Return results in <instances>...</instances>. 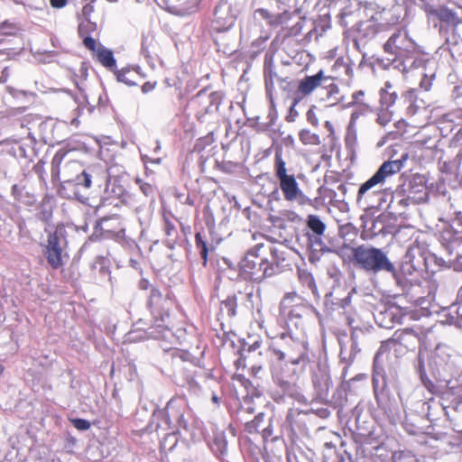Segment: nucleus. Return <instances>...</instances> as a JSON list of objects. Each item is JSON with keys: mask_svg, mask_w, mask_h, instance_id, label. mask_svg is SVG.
<instances>
[{"mask_svg": "<svg viewBox=\"0 0 462 462\" xmlns=\"http://www.w3.org/2000/svg\"><path fill=\"white\" fill-rule=\"evenodd\" d=\"M353 257L358 268L373 273H388L398 286L404 287V280L382 249L362 245L353 249Z\"/></svg>", "mask_w": 462, "mask_h": 462, "instance_id": "nucleus-1", "label": "nucleus"}, {"mask_svg": "<svg viewBox=\"0 0 462 462\" xmlns=\"http://www.w3.org/2000/svg\"><path fill=\"white\" fill-rule=\"evenodd\" d=\"M402 167L401 160L384 162L370 179L360 185L356 196L357 205L364 208L371 207L372 199L382 194L387 179L399 172Z\"/></svg>", "mask_w": 462, "mask_h": 462, "instance_id": "nucleus-2", "label": "nucleus"}, {"mask_svg": "<svg viewBox=\"0 0 462 462\" xmlns=\"http://www.w3.org/2000/svg\"><path fill=\"white\" fill-rule=\"evenodd\" d=\"M417 48V44L405 29L397 30L383 45L386 53L395 56L390 63L385 65V68H393L405 72L406 66L402 59L411 58L416 52Z\"/></svg>", "mask_w": 462, "mask_h": 462, "instance_id": "nucleus-3", "label": "nucleus"}, {"mask_svg": "<svg viewBox=\"0 0 462 462\" xmlns=\"http://www.w3.org/2000/svg\"><path fill=\"white\" fill-rule=\"evenodd\" d=\"M275 176L279 180L280 189L287 201H298L304 204L309 199L302 193L293 174H288L286 163L281 152H276L274 157Z\"/></svg>", "mask_w": 462, "mask_h": 462, "instance_id": "nucleus-4", "label": "nucleus"}, {"mask_svg": "<svg viewBox=\"0 0 462 462\" xmlns=\"http://www.w3.org/2000/svg\"><path fill=\"white\" fill-rule=\"evenodd\" d=\"M263 248V244H257L248 250L245 257L240 261V268L250 274L254 281L261 282L266 277L274 274V267L266 260L261 257L260 251Z\"/></svg>", "mask_w": 462, "mask_h": 462, "instance_id": "nucleus-5", "label": "nucleus"}, {"mask_svg": "<svg viewBox=\"0 0 462 462\" xmlns=\"http://www.w3.org/2000/svg\"><path fill=\"white\" fill-rule=\"evenodd\" d=\"M281 340L286 348L273 349V353L280 361H287L293 365H300L309 361V347L305 337H294L291 334H282Z\"/></svg>", "mask_w": 462, "mask_h": 462, "instance_id": "nucleus-6", "label": "nucleus"}, {"mask_svg": "<svg viewBox=\"0 0 462 462\" xmlns=\"http://www.w3.org/2000/svg\"><path fill=\"white\" fill-rule=\"evenodd\" d=\"M282 312L287 316L288 323L296 328L303 325V319L315 312V309L297 294H287L280 303Z\"/></svg>", "mask_w": 462, "mask_h": 462, "instance_id": "nucleus-7", "label": "nucleus"}, {"mask_svg": "<svg viewBox=\"0 0 462 462\" xmlns=\"http://www.w3.org/2000/svg\"><path fill=\"white\" fill-rule=\"evenodd\" d=\"M417 340V334L411 328L395 331L391 338L382 342L374 359V369L378 367L384 353L392 349L394 352H402V350L406 351L410 348H413L415 347Z\"/></svg>", "mask_w": 462, "mask_h": 462, "instance_id": "nucleus-8", "label": "nucleus"}, {"mask_svg": "<svg viewBox=\"0 0 462 462\" xmlns=\"http://www.w3.org/2000/svg\"><path fill=\"white\" fill-rule=\"evenodd\" d=\"M107 180V172L105 168L100 164H95L83 170L80 174H78L73 180H67L66 183H74L77 187L88 189L92 184L98 187Z\"/></svg>", "mask_w": 462, "mask_h": 462, "instance_id": "nucleus-9", "label": "nucleus"}, {"mask_svg": "<svg viewBox=\"0 0 462 462\" xmlns=\"http://www.w3.org/2000/svg\"><path fill=\"white\" fill-rule=\"evenodd\" d=\"M331 80V78L326 76L323 70H319L312 76H306L300 82L293 98V106H295L301 99L310 95L319 87H322L325 83Z\"/></svg>", "mask_w": 462, "mask_h": 462, "instance_id": "nucleus-10", "label": "nucleus"}, {"mask_svg": "<svg viewBox=\"0 0 462 462\" xmlns=\"http://www.w3.org/2000/svg\"><path fill=\"white\" fill-rule=\"evenodd\" d=\"M61 243L62 239L57 232L49 234L44 255L53 269H59L64 264Z\"/></svg>", "mask_w": 462, "mask_h": 462, "instance_id": "nucleus-11", "label": "nucleus"}, {"mask_svg": "<svg viewBox=\"0 0 462 462\" xmlns=\"http://www.w3.org/2000/svg\"><path fill=\"white\" fill-rule=\"evenodd\" d=\"M236 14L230 4L226 1L220 2L215 8L214 28L218 32H225L233 27Z\"/></svg>", "mask_w": 462, "mask_h": 462, "instance_id": "nucleus-12", "label": "nucleus"}, {"mask_svg": "<svg viewBox=\"0 0 462 462\" xmlns=\"http://www.w3.org/2000/svg\"><path fill=\"white\" fill-rule=\"evenodd\" d=\"M148 308L156 319V321L165 322V318L169 317V309L171 300L163 297L162 292L157 289H152L147 302Z\"/></svg>", "mask_w": 462, "mask_h": 462, "instance_id": "nucleus-13", "label": "nucleus"}, {"mask_svg": "<svg viewBox=\"0 0 462 462\" xmlns=\"http://www.w3.org/2000/svg\"><path fill=\"white\" fill-rule=\"evenodd\" d=\"M425 257L420 246H411L402 260V273L411 275L413 272L421 270L425 265Z\"/></svg>", "mask_w": 462, "mask_h": 462, "instance_id": "nucleus-14", "label": "nucleus"}, {"mask_svg": "<svg viewBox=\"0 0 462 462\" xmlns=\"http://www.w3.org/2000/svg\"><path fill=\"white\" fill-rule=\"evenodd\" d=\"M449 358L448 347L439 345L429 358V368L432 376L435 378L441 376V372L447 370Z\"/></svg>", "mask_w": 462, "mask_h": 462, "instance_id": "nucleus-15", "label": "nucleus"}, {"mask_svg": "<svg viewBox=\"0 0 462 462\" xmlns=\"http://www.w3.org/2000/svg\"><path fill=\"white\" fill-rule=\"evenodd\" d=\"M91 6L86 5L83 7V17L79 24V33L83 38V43L85 47L90 51H95L97 42L95 39L89 36V34L97 30V24L96 23L91 22L88 17V14L91 12Z\"/></svg>", "mask_w": 462, "mask_h": 462, "instance_id": "nucleus-16", "label": "nucleus"}, {"mask_svg": "<svg viewBox=\"0 0 462 462\" xmlns=\"http://www.w3.org/2000/svg\"><path fill=\"white\" fill-rule=\"evenodd\" d=\"M336 282L337 284L333 286L327 297L331 299L332 304L337 308L346 310L351 303V297L352 294L356 292V289H346V285H342L339 279L336 280Z\"/></svg>", "mask_w": 462, "mask_h": 462, "instance_id": "nucleus-17", "label": "nucleus"}, {"mask_svg": "<svg viewBox=\"0 0 462 462\" xmlns=\"http://www.w3.org/2000/svg\"><path fill=\"white\" fill-rule=\"evenodd\" d=\"M423 94L425 93L414 88L409 89L402 94L408 115L414 116L426 108L427 103L422 97Z\"/></svg>", "mask_w": 462, "mask_h": 462, "instance_id": "nucleus-18", "label": "nucleus"}, {"mask_svg": "<svg viewBox=\"0 0 462 462\" xmlns=\"http://www.w3.org/2000/svg\"><path fill=\"white\" fill-rule=\"evenodd\" d=\"M406 191L408 198L414 202L420 203L425 201L427 199V188L424 178L420 175L412 177Z\"/></svg>", "mask_w": 462, "mask_h": 462, "instance_id": "nucleus-19", "label": "nucleus"}, {"mask_svg": "<svg viewBox=\"0 0 462 462\" xmlns=\"http://www.w3.org/2000/svg\"><path fill=\"white\" fill-rule=\"evenodd\" d=\"M313 384L317 391V395L319 398H326L331 386V379L328 372L324 369H319V372L315 373L313 375Z\"/></svg>", "mask_w": 462, "mask_h": 462, "instance_id": "nucleus-20", "label": "nucleus"}, {"mask_svg": "<svg viewBox=\"0 0 462 462\" xmlns=\"http://www.w3.org/2000/svg\"><path fill=\"white\" fill-rule=\"evenodd\" d=\"M429 355L426 352L420 351L418 354V361L416 370L420 375L422 384L430 392H433L434 383L427 375L426 361L429 362Z\"/></svg>", "mask_w": 462, "mask_h": 462, "instance_id": "nucleus-21", "label": "nucleus"}, {"mask_svg": "<svg viewBox=\"0 0 462 462\" xmlns=\"http://www.w3.org/2000/svg\"><path fill=\"white\" fill-rule=\"evenodd\" d=\"M95 55L97 60L106 68L109 69H113L116 68V59L114 57L113 51L103 45H99L95 48Z\"/></svg>", "mask_w": 462, "mask_h": 462, "instance_id": "nucleus-22", "label": "nucleus"}, {"mask_svg": "<svg viewBox=\"0 0 462 462\" xmlns=\"http://www.w3.org/2000/svg\"><path fill=\"white\" fill-rule=\"evenodd\" d=\"M212 452L219 458H222L227 452V441L223 431L215 434L210 443Z\"/></svg>", "mask_w": 462, "mask_h": 462, "instance_id": "nucleus-23", "label": "nucleus"}, {"mask_svg": "<svg viewBox=\"0 0 462 462\" xmlns=\"http://www.w3.org/2000/svg\"><path fill=\"white\" fill-rule=\"evenodd\" d=\"M115 73L118 81L123 82L128 86L136 85V79L139 74L137 69L123 68L119 70H115Z\"/></svg>", "mask_w": 462, "mask_h": 462, "instance_id": "nucleus-24", "label": "nucleus"}, {"mask_svg": "<svg viewBox=\"0 0 462 462\" xmlns=\"http://www.w3.org/2000/svg\"><path fill=\"white\" fill-rule=\"evenodd\" d=\"M392 84L387 81L384 87L380 90V102L385 108H390L397 100L398 95L395 91H391Z\"/></svg>", "mask_w": 462, "mask_h": 462, "instance_id": "nucleus-25", "label": "nucleus"}, {"mask_svg": "<svg viewBox=\"0 0 462 462\" xmlns=\"http://www.w3.org/2000/svg\"><path fill=\"white\" fill-rule=\"evenodd\" d=\"M331 80L325 83L322 87L326 88L327 94L325 100L329 102L330 106L337 105L343 101L344 97L339 93V88Z\"/></svg>", "mask_w": 462, "mask_h": 462, "instance_id": "nucleus-26", "label": "nucleus"}, {"mask_svg": "<svg viewBox=\"0 0 462 462\" xmlns=\"http://www.w3.org/2000/svg\"><path fill=\"white\" fill-rule=\"evenodd\" d=\"M433 14L442 22L457 25L460 23V20L457 14L447 7H440L433 12Z\"/></svg>", "mask_w": 462, "mask_h": 462, "instance_id": "nucleus-27", "label": "nucleus"}, {"mask_svg": "<svg viewBox=\"0 0 462 462\" xmlns=\"http://www.w3.org/2000/svg\"><path fill=\"white\" fill-rule=\"evenodd\" d=\"M447 322L457 327L462 326V302L456 301V304L449 308Z\"/></svg>", "mask_w": 462, "mask_h": 462, "instance_id": "nucleus-28", "label": "nucleus"}, {"mask_svg": "<svg viewBox=\"0 0 462 462\" xmlns=\"http://www.w3.org/2000/svg\"><path fill=\"white\" fill-rule=\"evenodd\" d=\"M308 228L316 235H324L326 230L325 223L317 215H309L307 218Z\"/></svg>", "mask_w": 462, "mask_h": 462, "instance_id": "nucleus-29", "label": "nucleus"}, {"mask_svg": "<svg viewBox=\"0 0 462 462\" xmlns=\"http://www.w3.org/2000/svg\"><path fill=\"white\" fill-rule=\"evenodd\" d=\"M205 97H207L209 102V105L206 106V112H210L212 107H214L216 110L218 108L220 104V96L217 92H212L207 96L205 90H201L197 94V98L200 102Z\"/></svg>", "mask_w": 462, "mask_h": 462, "instance_id": "nucleus-30", "label": "nucleus"}, {"mask_svg": "<svg viewBox=\"0 0 462 462\" xmlns=\"http://www.w3.org/2000/svg\"><path fill=\"white\" fill-rule=\"evenodd\" d=\"M277 74L273 71L271 66L264 68V81L265 88L268 95H271L274 88V79H277Z\"/></svg>", "mask_w": 462, "mask_h": 462, "instance_id": "nucleus-31", "label": "nucleus"}, {"mask_svg": "<svg viewBox=\"0 0 462 462\" xmlns=\"http://www.w3.org/2000/svg\"><path fill=\"white\" fill-rule=\"evenodd\" d=\"M195 243L197 248L199 250V254L201 255V258L203 259V265L205 266L208 261V249L207 246V243L204 240L201 233L198 232L195 235Z\"/></svg>", "mask_w": 462, "mask_h": 462, "instance_id": "nucleus-32", "label": "nucleus"}, {"mask_svg": "<svg viewBox=\"0 0 462 462\" xmlns=\"http://www.w3.org/2000/svg\"><path fill=\"white\" fill-rule=\"evenodd\" d=\"M346 322L352 329V333H351V338L353 341L352 346H353V347H356V338L358 337L359 333H362V329L359 328V324H358V321L356 320V319L351 315L346 316Z\"/></svg>", "mask_w": 462, "mask_h": 462, "instance_id": "nucleus-33", "label": "nucleus"}, {"mask_svg": "<svg viewBox=\"0 0 462 462\" xmlns=\"http://www.w3.org/2000/svg\"><path fill=\"white\" fill-rule=\"evenodd\" d=\"M322 236L316 234L309 235V244L313 251L322 252L325 250L326 245L322 241Z\"/></svg>", "mask_w": 462, "mask_h": 462, "instance_id": "nucleus-34", "label": "nucleus"}, {"mask_svg": "<svg viewBox=\"0 0 462 462\" xmlns=\"http://www.w3.org/2000/svg\"><path fill=\"white\" fill-rule=\"evenodd\" d=\"M299 136L300 140L304 144H316L319 141V136L310 133L309 130H301Z\"/></svg>", "mask_w": 462, "mask_h": 462, "instance_id": "nucleus-35", "label": "nucleus"}, {"mask_svg": "<svg viewBox=\"0 0 462 462\" xmlns=\"http://www.w3.org/2000/svg\"><path fill=\"white\" fill-rule=\"evenodd\" d=\"M392 112L389 111V108H383L377 114L376 122L382 125L385 126L392 120Z\"/></svg>", "mask_w": 462, "mask_h": 462, "instance_id": "nucleus-36", "label": "nucleus"}, {"mask_svg": "<svg viewBox=\"0 0 462 462\" xmlns=\"http://www.w3.org/2000/svg\"><path fill=\"white\" fill-rule=\"evenodd\" d=\"M106 260L104 257H97L96 262L94 263L93 267L96 269L99 266V273L101 274L106 275L108 280L111 281L110 271L106 264Z\"/></svg>", "mask_w": 462, "mask_h": 462, "instance_id": "nucleus-37", "label": "nucleus"}, {"mask_svg": "<svg viewBox=\"0 0 462 462\" xmlns=\"http://www.w3.org/2000/svg\"><path fill=\"white\" fill-rule=\"evenodd\" d=\"M71 422L73 426L79 430H87L90 428V422L84 419H74Z\"/></svg>", "mask_w": 462, "mask_h": 462, "instance_id": "nucleus-38", "label": "nucleus"}, {"mask_svg": "<svg viewBox=\"0 0 462 462\" xmlns=\"http://www.w3.org/2000/svg\"><path fill=\"white\" fill-rule=\"evenodd\" d=\"M224 307L226 309L227 315L229 317H234L236 313V301L234 299H228L223 302Z\"/></svg>", "mask_w": 462, "mask_h": 462, "instance_id": "nucleus-39", "label": "nucleus"}, {"mask_svg": "<svg viewBox=\"0 0 462 462\" xmlns=\"http://www.w3.org/2000/svg\"><path fill=\"white\" fill-rule=\"evenodd\" d=\"M157 328H159L158 331L152 330V331L149 332L150 337H153L155 339H159L161 337H165L164 333L167 331L166 326H164L162 323H158L157 324Z\"/></svg>", "mask_w": 462, "mask_h": 462, "instance_id": "nucleus-40", "label": "nucleus"}, {"mask_svg": "<svg viewBox=\"0 0 462 462\" xmlns=\"http://www.w3.org/2000/svg\"><path fill=\"white\" fill-rule=\"evenodd\" d=\"M364 96H365V93H364L363 90H358V91L354 92L353 95H352L353 101L351 103H349L346 106H354L356 104L358 105V106H364L360 102L361 98Z\"/></svg>", "mask_w": 462, "mask_h": 462, "instance_id": "nucleus-41", "label": "nucleus"}, {"mask_svg": "<svg viewBox=\"0 0 462 462\" xmlns=\"http://www.w3.org/2000/svg\"><path fill=\"white\" fill-rule=\"evenodd\" d=\"M136 183L145 196H150L152 193V187L150 184L143 182L140 179L136 180Z\"/></svg>", "mask_w": 462, "mask_h": 462, "instance_id": "nucleus-42", "label": "nucleus"}, {"mask_svg": "<svg viewBox=\"0 0 462 462\" xmlns=\"http://www.w3.org/2000/svg\"><path fill=\"white\" fill-rule=\"evenodd\" d=\"M307 120L310 124H311L313 126H318L319 120L316 116V113L314 112L313 108H310L306 114Z\"/></svg>", "mask_w": 462, "mask_h": 462, "instance_id": "nucleus-43", "label": "nucleus"}, {"mask_svg": "<svg viewBox=\"0 0 462 462\" xmlns=\"http://www.w3.org/2000/svg\"><path fill=\"white\" fill-rule=\"evenodd\" d=\"M256 14H258L261 18L266 20L268 23L273 24L274 23L273 16L267 10L258 9Z\"/></svg>", "mask_w": 462, "mask_h": 462, "instance_id": "nucleus-44", "label": "nucleus"}, {"mask_svg": "<svg viewBox=\"0 0 462 462\" xmlns=\"http://www.w3.org/2000/svg\"><path fill=\"white\" fill-rule=\"evenodd\" d=\"M164 229H165V233L168 236H172L176 234V228H175L174 225L169 221L165 222Z\"/></svg>", "mask_w": 462, "mask_h": 462, "instance_id": "nucleus-45", "label": "nucleus"}, {"mask_svg": "<svg viewBox=\"0 0 462 462\" xmlns=\"http://www.w3.org/2000/svg\"><path fill=\"white\" fill-rule=\"evenodd\" d=\"M356 142V135L350 129L348 130L347 135L346 137V145H353Z\"/></svg>", "mask_w": 462, "mask_h": 462, "instance_id": "nucleus-46", "label": "nucleus"}, {"mask_svg": "<svg viewBox=\"0 0 462 462\" xmlns=\"http://www.w3.org/2000/svg\"><path fill=\"white\" fill-rule=\"evenodd\" d=\"M50 3L53 8H62L67 5L68 0H50Z\"/></svg>", "mask_w": 462, "mask_h": 462, "instance_id": "nucleus-47", "label": "nucleus"}, {"mask_svg": "<svg viewBox=\"0 0 462 462\" xmlns=\"http://www.w3.org/2000/svg\"><path fill=\"white\" fill-rule=\"evenodd\" d=\"M155 88L154 83L146 82L142 86V91L143 93H148L152 91Z\"/></svg>", "mask_w": 462, "mask_h": 462, "instance_id": "nucleus-48", "label": "nucleus"}, {"mask_svg": "<svg viewBox=\"0 0 462 462\" xmlns=\"http://www.w3.org/2000/svg\"><path fill=\"white\" fill-rule=\"evenodd\" d=\"M110 186H115V183H108L107 189H109ZM112 192H114L116 196L120 197L123 194L124 189L121 186L117 187L116 189L112 187Z\"/></svg>", "mask_w": 462, "mask_h": 462, "instance_id": "nucleus-49", "label": "nucleus"}, {"mask_svg": "<svg viewBox=\"0 0 462 462\" xmlns=\"http://www.w3.org/2000/svg\"><path fill=\"white\" fill-rule=\"evenodd\" d=\"M262 371V366L258 365H254L251 367V373L254 376H258Z\"/></svg>", "mask_w": 462, "mask_h": 462, "instance_id": "nucleus-50", "label": "nucleus"}, {"mask_svg": "<svg viewBox=\"0 0 462 462\" xmlns=\"http://www.w3.org/2000/svg\"><path fill=\"white\" fill-rule=\"evenodd\" d=\"M295 106H293V104L291 105L290 108V116L287 117L288 121L291 122L294 121V116H297V112L294 109Z\"/></svg>", "mask_w": 462, "mask_h": 462, "instance_id": "nucleus-51", "label": "nucleus"}, {"mask_svg": "<svg viewBox=\"0 0 462 462\" xmlns=\"http://www.w3.org/2000/svg\"><path fill=\"white\" fill-rule=\"evenodd\" d=\"M325 127L327 128V130H328L330 134H332V133H333L334 129H333V125H332V123H331V122H329V121H326V122H325Z\"/></svg>", "mask_w": 462, "mask_h": 462, "instance_id": "nucleus-52", "label": "nucleus"}, {"mask_svg": "<svg viewBox=\"0 0 462 462\" xmlns=\"http://www.w3.org/2000/svg\"><path fill=\"white\" fill-rule=\"evenodd\" d=\"M143 160L146 162H151L152 163H157V164H160L161 163V159H154V160H150L148 159L147 156H143Z\"/></svg>", "mask_w": 462, "mask_h": 462, "instance_id": "nucleus-53", "label": "nucleus"}, {"mask_svg": "<svg viewBox=\"0 0 462 462\" xmlns=\"http://www.w3.org/2000/svg\"><path fill=\"white\" fill-rule=\"evenodd\" d=\"M306 280L308 281L309 286L311 287L314 285V279L310 274H306Z\"/></svg>", "mask_w": 462, "mask_h": 462, "instance_id": "nucleus-54", "label": "nucleus"}, {"mask_svg": "<svg viewBox=\"0 0 462 462\" xmlns=\"http://www.w3.org/2000/svg\"><path fill=\"white\" fill-rule=\"evenodd\" d=\"M373 384H374V394H375V397L378 398V393H377V380L376 378L374 376L373 377Z\"/></svg>", "mask_w": 462, "mask_h": 462, "instance_id": "nucleus-55", "label": "nucleus"}, {"mask_svg": "<svg viewBox=\"0 0 462 462\" xmlns=\"http://www.w3.org/2000/svg\"><path fill=\"white\" fill-rule=\"evenodd\" d=\"M360 116V113L358 111H354L351 115V123L354 122Z\"/></svg>", "mask_w": 462, "mask_h": 462, "instance_id": "nucleus-56", "label": "nucleus"}, {"mask_svg": "<svg viewBox=\"0 0 462 462\" xmlns=\"http://www.w3.org/2000/svg\"><path fill=\"white\" fill-rule=\"evenodd\" d=\"M19 94L26 95L27 92L23 90H16L14 88V97H17Z\"/></svg>", "mask_w": 462, "mask_h": 462, "instance_id": "nucleus-57", "label": "nucleus"}, {"mask_svg": "<svg viewBox=\"0 0 462 462\" xmlns=\"http://www.w3.org/2000/svg\"><path fill=\"white\" fill-rule=\"evenodd\" d=\"M180 425L183 429L187 430L188 425H187V422L183 420V418H180Z\"/></svg>", "mask_w": 462, "mask_h": 462, "instance_id": "nucleus-58", "label": "nucleus"}, {"mask_svg": "<svg viewBox=\"0 0 462 462\" xmlns=\"http://www.w3.org/2000/svg\"><path fill=\"white\" fill-rule=\"evenodd\" d=\"M457 300V302H462V287L458 291Z\"/></svg>", "mask_w": 462, "mask_h": 462, "instance_id": "nucleus-59", "label": "nucleus"}, {"mask_svg": "<svg viewBox=\"0 0 462 462\" xmlns=\"http://www.w3.org/2000/svg\"><path fill=\"white\" fill-rule=\"evenodd\" d=\"M212 401H213L215 403H217V402H218V398H217L216 395H213V397H212Z\"/></svg>", "mask_w": 462, "mask_h": 462, "instance_id": "nucleus-60", "label": "nucleus"}, {"mask_svg": "<svg viewBox=\"0 0 462 462\" xmlns=\"http://www.w3.org/2000/svg\"><path fill=\"white\" fill-rule=\"evenodd\" d=\"M258 346H259V343H258V342L254 343V345L252 346V347H253L254 349H255V348H256V347H258Z\"/></svg>", "mask_w": 462, "mask_h": 462, "instance_id": "nucleus-61", "label": "nucleus"}, {"mask_svg": "<svg viewBox=\"0 0 462 462\" xmlns=\"http://www.w3.org/2000/svg\"><path fill=\"white\" fill-rule=\"evenodd\" d=\"M160 149H161V146H160L159 143H156V147H155V149H154V150H155V152H157V151H158V150H160Z\"/></svg>", "mask_w": 462, "mask_h": 462, "instance_id": "nucleus-62", "label": "nucleus"}, {"mask_svg": "<svg viewBox=\"0 0 462 462\" xmlns=\"http://www.w3.org/2000/svg\"><path fill=\"white\" fill-rule=\"evenodd\" d=\"M3 371H4V367L2 365H0V374L3 373Z\"/></svg>", "mask_w": 462, "mask_h": 462, "instance_id": "nucleus-63", "label": "nucleus"}]
</instances>
